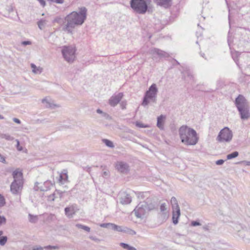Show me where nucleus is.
<instances>
[{"label": "nucleus", "mask_w": 250, "mask_h": 250, "mask_svg": "<svg viewBox=\"0 0 250 250\" xmlns=\"http://www.w3.org/2000/svg\"><path fill=\"white\" fill-rule=\"evenodd\" d=\"M96 112L98 114L101 115V117L103 118L104 120H111L112 119L111 117L107 113L103 112L100 109H97L96 110Z\"/></svg>", "instance_id": "nucleus-20"}, {"label": "nucleus", "mask_w": 250, "mask_h": 250, "mask_svg": "<svg viewBox=\"0 0 250 250\" xmlns=\"http://www.w3.org/2000/svg\"><path fill=\"white\" fill-rule=\"evenodd\" d=\"M149 52L150 54L153 56L157 55L160 58H167L169 57V54L167 52L156 48L151 49Z\"/></svg>", "instance_id": "nucleus-12"}, {"label": "nucleus", "mask_w": 250, "mask_h": 250, "mask_svg": "<svg viewBox=\"0 0 250 250\" xmlns=\"http://www.w3.org/2000/svg\"><path fill=\"white\" fill-rule=\"evenodd\" d=\"M3 234L2 231H0V245L3 246L7 240V237L5 236H1Z\"/></svg>", "instance_id": "nucleus-27"}, {"label": "nucleus", "mask_w": 250, "mask_h": 250, "mask_svg": "<svg viewBox=\"0 0 250 250\" xmlns=\"http://www.w3.org/2000/svg\"><path fill=\"white\" fill-rule=\"evenodd\" d=\"M45 249L51 250H56L58 249L57 246H47L44 248Z\"/></svg>", "instance_id": "nucleus-39"}, {"label": "nucleus", "mask_w": 250, "mask_h": 250, "mask_svg": "<svg viewBox=\"0 0 250 250\" xmlns=\"http://www.w3.org/2000/svg\"><path fill=\"white\" fill-rule=\"evenodd\" d=\"M160 211L162 212V215L164 216V218L167 219L168 216V213L167 211V205L165 203H163L160 206Z\"/></svg>", "instance_id": "nucleus-19"}, {"label": "nucleus", "mask_w": 250, "mask_h": 250, "mask_svg": "<svg viewBox=\"0 0 250 250\" xmlns=\"http://www.w3.org/2000/svg\"><path fill=\"white\" fill-rule=\"evenodd\" d=\"M31 67L32 69V72L35 74H41L42 71V68L40 66L37 67L34 63L31 64Z\"/></svg>", "instance_id": "nucleus-23"}, {"label": "nucleus", "mask_w": 250, "mask_h": 250, "mask_svg": "<svg viewBox=\"0 0 250 250\" xmlns=\"http://www.w3.org/2000/svg\"><path fill=\"white\" fill-rule=\"evenodd\" d=\"M188 76L189 77L191 78L192 77V76L191 75H188Z\"/></svg>", "instance_id": "nucleus-56"}, {"label": "nucleus", "mask_w": 250, "mask_h": 250, "mask_svg": "<svg viewBox=\"0 0 250 250\" xmlns=\"http://www.w3.org/2000/svg\"><path fill=\"white\" fill-rule=\"evenodd\" d=\"M224 161L223 160L220 159V160H217L216 162V164L217 165H222L224 164Z\"/></svg>", "instance_id": "nucleus-45"}, {"label": "nucleus", "mask_w": 250, "mask_h": 250, "mask_svg": "<svg viewBox=\"0 0 250 250\" xmlns=\"http://www.w3.org/2000/svg\"><path fill=\"white\" fill-rule=\"evenodd\" d=\"M166 118V116L163 115H161L157 118V126L161 130H163L164 128V125Z\"/></svg>", "instance_id": "nucleus-17"}, {"label": "nucleus", "mask_w": 250, "mask_h": 250, "mask_svg": "<svg viewBox=\"0 0 250 250\" xmlns=\"http://www.w3.org/2000/svg\"><path fill=\"white\" fill-rule=\"evenodd\" d=\"M242 163L246 166H250V161H243Z\"/></svg>", "instance_id": "nucleus-51"}, {"label": "nucleus", "mask_w": 250, "mask_h": 250, "mask_svg": "<svg viewBox=\"0 0 250 250\" xmlns=\"http://www.w3.org/2000/svg\"><path fill=\"white\" fill-rule=\"evenodd\" d=\"M78 210L76 204L72 205L64 208L65 214L68 218H72Z\"/></svg>", "instance_id": "nucleus-11"}, {"label": "nucleus", "mask_w": 250, "mask_h": 250, "mask_svg": "<svg viewBox=\"0 0 250 250\" xmlns=\"http://www.w3.org/2000/svg\"><path fill=\"white\" fill-rule=\"evenodd\" d=\"M29 221L30 223H36L38 220V217L37 215H33L29 214Z\"/></svg>", "instance_id": "nucleus-30"}, {"label": "nucleus", "mask_w": 250, "mask_h": 250, "mask_svg": "<svg viewBox=\"0 0 250 250\" xmlns=\"http://www.w3.org/2000/svg\"><path fill=\"white\" fill-rule=\"evenodd\" d=\"M68 180V175L66 172L62 173L59 175V182L61 184H64Z\"/></svg>", "instance_id": "nucleus-21"}, {"label": "nucleus", "mask_w": 250, "mask_h": 250, "mask_svg": "<svg viewBox=\"0 0 250 250\" xmlns=\"http://www.w3.org/2000/svg\"><path fill=\"white\" fill-rule=\"evenodd\" d=\"M110 229L114 230H116L119 232L123 231V228H122V227L116 225L112 223L111 224Z\"/></svg>", "instance_id": "nucleus-24"}, {"label": "nucleus", "mask_w": 250, "mask_h": 250, "mask_svg": "<svg viewBox=\"0 0 250 250\" xmlns=\"http://www.w3.org/2000/svg\"><path fill=\"white\" fill-rule=\"evenodd\" d=\"M0 162H2V163L5 162V158L0 154Z\"/></svg>", "instance_id": "nucleus-47"}, {"label": "nucleus", "mask_w": 250, "mask_h": 250, "mask_svg": "<svg viewBox=\"0 0 250 250\" xmlns=\"http://www.w3.org/2000/svg\"><path fill=\"white\" fill-rule=\"evenodd\" d=\"M46 24V21L45 20H41L38 22L39 28L41 30L43 29L44 28Z\"/></svg>", "instance_id": "nucleus-33"}, {"label": "nucleus", "mask_w": 250, "mask_h": 250, "mask_svg": "<svg viewBox=\"0 0 250 250\" xmlns=\"http://www.w3.org/2000/svg\"><path fill=\"white\" fill-rule=\"evenodd\" d=\"M123 232H126V233H127L129 234L132 235H135L136 233L135 231H134V230H133L132 229H129L127 227H124L123 228Z\"/></svg>", "instance_id": "nucleus-31"}, {"label": "nucleus", "mask_w": 250, "mask_h": 250, "mask_svg": "<svg viewBox=\"0 0 250 250\" xmlns=\"http://www.w3.org/2000/svg\"><path fill=\"white\" fill-rule=\"evenodd\" d=\"M126 101H122L120 103V106L122 109H125L126 108Z\"/></svg>", "instance_id": "nucleus-43"}, {"label": "nucleus", "mask_w": 250, "mask_h": 250, "mask_svg": "<svg viewBox=\"0 0 250 250\" xmlns=\"http://www.w3.org/2000/svg\"><path fill=\"white\" fill-rule=\"evenodd\" d=\"M43 248L41 247V246H38V247H34L33 249V250H43Z\"/></svg>", "instance_id": "nucleus-49"}, {"label": "nucleus", "mask_w": 250, "mask_h": 250, "mask_svg": "<svg viewBox=\"0 0 250 250\" xmlns=\"http://www.w3.org/2000/svg\"><path fill=\"white\" fill-rule=\"evenodd\" d=\"M21 44L24 45V46H25V45H30L31 44L32 42H31L29 41H23L21 42Z\"/></svg>", "instance_id": "nucleus-44"}, {"label": "nucleus", "mask_w": 250, "mask_h": 250, "mask_svg": "<svg viewBox=\"0 0 250 250\" xmlns=\"http://www.w3.org/2000/svg\"><path fill=\"white\" fill-rule=\"evenodd\" d=\"M120 202L123 205L128 204L131 202V196L127 193L123 192L120 195Z\"/></svg>", "instance_id": "nucleus-14"}, {"label": "nucleus", "mask_w": 250, "mask_h": 250, "mask_svg": "<svg viewBox=\"0 0 250 250\" xmlns=\"http://www.w3.org/2000/svg\"><path fill=\"white\" fill-rule=\"evenodd\" d=\"M42 103L45 104V106L47 108H54L60 107V105L53 104L51 99H48L46 98L42 100Z\"/></svg>", "instance_id": "nucleus-16"}, {"label": "nucleus", "mask_w": 250, "mask_h": 250, "mask_svg": "<svg viewBox=\"0 0 250 250\" xmlns=\"http://www.w3.org/2000/svg\"><path fill=\"white\" fill-rule=\"evenodd\" d=\"M179 134L181 142L186 145H195L198 141L196 131L187 125H182L179 128Z\"/></svg>", "instance_id": "nucleus-2"}, {"label": "nucleus", "mask_w": 250, "mask_h": 250, "mask_svg": "<svg viewBox=\"0 0 250 250\" xmlns=\"http://www.w3.org/2000/svg\"><path fill=\"white\" fill-rule=\"evenodd\" d=\"M116 169L121 173H126L129 171L128 165L123 162H118L116 165Z\"/></svg>", "instance_id": "nucleus-13"}, {"label": "nucleus", "mask_w": 250, "mask_h": 250, "mask_svg": "<svg viewBox=\"0 0 250 250\" xmlns=\"http://www.w3.org/2000/svg\"><path fill=\"white\" fill-rule=\"evenodd\" d=\"M136 125L138 127H142V128H146V127H148V125H144L143 124H142L140 122H136Z\"/></svg>", "instance_id": "nucleus-36"}, {"label": "nucleus", "mask_w": 250, "mask_h": 250, "mask_svg": "<svg viewBox=\"0 0 250 250\" xmlns=\"http://www.w3.org/2000/svg\"><path fill=\"white\" fill-rule=\"evenodd\" d=\"M124 94L123 93H119L116 95H113L109 99L108 104L113 107L115 106L121 101Z\"/></svg>", "instance_id": "nucleus-10"}, {"label": "nucleus", "mask_w": 250, "mask_h": 250, "mask_svg": "<svg viewBox=\"0 0 250 250\" xmlns=\"http://www.w3.org/2000/svg\"><path fill=\"white\" fill-rule=\"evenodd\" d=\"M35 184H36V186H37V185L39 184V183H38V182H36V183H35Z\"/></svg>", "instance_id": "nucleus-55"}, {"label": "nucleus", "mask_w": 250, "mask_h": 250, "mask_svg": "<svg viewBox=\"0 0 250 250\" xmlns=\"http://www.w3.org/2000/svg\"><path fill=\"white\" fill-rule=\"evenodd\" d=\"M87 9L84 7L80 9L79 12H73L65 18L66 24H63L62 30L68 34H72L73 29L78 25H82L86 18Z\"/></svg>", "instance_id": "nucleus-1"}, {"label": "nucleus", "mask_w": 250, "mask_h": 250, "mask_svg": "<svg viewBox=\"0 0 250 250\" xmlns=\"http://www.w3.org/2000/svg\"><path fill=\"white\" fill-rule=\"evenodd\" d=\"M54 185V183L50 181H46L43 184V186L36 188V190L40 189L41 191H47L50 188V187Z\"/></svg>", "instance_id": "nucleus-18"}, {"label": "nucleus", "mask_w": 250, "mask_h": 250, "mask_svg": "<svg viewBox=\"0 0 250 250\" xmlns=\"http://www.w3.org/2000/svg\"><path fill=\"white\" fill-rule=\"evenodd\" d=\"M170 202L172 205V209L180 208L177 200L175 197H172L171 199Z\"/></svg>", "instance_id": "nucleus-25"}, {"label": "nucleus", "mask_w": 250, "mask_h": 250, "mask_svg": "<svg viewBox=\"0 0 250 250\" xmlns=\"http://www.w3.org/2000/svg\"><path fill=\"white\" fill-rule=\"evenodd\" d=\"M120 245L124 249L127 250H136V249L134 247L129 246L128 244L125 243H121Z\"/></svg>", "instance_id": "nucleus-28"}, {"label": "nucleus", "mask_w": 250, "mask_h": 250, "mask_svg": "<svg viewBox=\"0 0 250 250\" xmlns=\"http://www.w3.org/2000/svg\"><path fill=\"white\" fill-rule=\"evenodd\" d=\"M102 142L108 147L110 148L114 147V145L113 142L108 139H104L102 140Z\"/></svg>", "instance_id": "nucleus-29"}, {"label": "nucleus", "mask_w": 250, "mask_h": 250, "mask_svg": "<svg viewBox=\"0 0 250 250\" xmlns=\"http://www.w3.org/2000/svg\"><path fill=\"white\" fill-rule=\"evenodd\" d=\"M239 155V153L237 151H234L231 153L229 154L227 156V159L230 160L233 158L237 157Z\"/></svg>", "instance_id": "nucleus-32"}, {"label": "nucleus", "mask_w": 250, "mask_h": 250, "mask_svg": "<svg viewBox=\"0 0 250 250\" xmlns=\"http://www.w3.org/2000/svg\"><path fill=\"white\" fill-rule=\"evenodd\" d=\"M6 223V218L0 215V226Z\"/></svg>", "instance_id": "nucleus-42"}, {"label": "nucleus", "mask_w": 250, "mask_h": 250, "mask_svg": "<svg viewBox=\"0 0 250 250\" xmlns=\"http://www.w3.org/2000/svg\"><path fill=\"white\" fill-rule=\"evenodd\" d=\"M150 2V0H130V7L136 13L144 14L147 11L148 5Z\"/></svg>", "instance_id": "nucleus-6"}, {"label": "nucleus", "mask_w": 250, "mask_h": 250, "mask_svg": "<svg viewBox=\"0 0 250 250\" xmlns=\"http://www.w3.org/2000/svg\"><path fill=\"white\" fill-rule=\"evenodd\" d=\"M154 208V204H148L147 202L144 201L140 202L136 207L133 212L137 218H143L149 211L153 210Z\"/></svg>", "instance_id": "nucleus-5"}, {"label": "nucleus", "mask_w": 250, "mask_h": 250, "mask_svg": "<svg viewBox=\"0 0 250 250\" xmlns=\"http://www.w3.org/2000/svg\"><path fill=\"white\" fill-rule=\"evenodd\" d=\"M201 224L199 222V221L196 220V221H192L191 222V226L193 227H196L198 226H200Z\"/></svg>", "instance_id": "nucleus-37"}, {"label": "nucleus", "mask_w": 250, "mask_h": 250, "mask_svg": "<svg viewBox=\"0 0 250 250\" xmlns=\"http://www.w3.org/2000/svg\"><path fill=\"white\" fill-rule=\"evenodd\" d=\"M41 5L44 7L45 5V1L44 0H38Z\"/></svg>", "instance_id": "nucleus-48"}, {"label": "nucleus", "mask_w": 250, "mask_h": 250, "mask_svg": "<svg viewBox=\"0 0 250 250\" xmlns=\"http://www.w3.org/2000/svg\"><path fill=\"white\" fill-rule=\"evenodd\" d=\"M158 89L155 83H153L148 88L145 93L142 105L144 106L147 105L149 104V99L155 102L156 100L157 94Z\"/></svg>", "instance_id": "nucleus-7"}, {"label": "nucleus", "mask_w": 250, "mask_h": 250, "mask_svg": "<svg viewBox=\"0 0 250 250\" xmlns=\"http://www.w3.org/2000/svg\"><path fill=\"white\" fill-rule=\"evenodd\" d=\"M76 49L75 46H63L62 49V53L65 60L68 62H73L75 59Z\"/></svg>", "instance_id": "nucleus-9"}, {"label": "nucleus", "mask_w": 250, "mask_h": 250, "mask_svg": "<svg viewBox=\"0 0 250 250\" xmlns=\"http://www.w3.org/2000/svg\"><path fill=\"white\" fill-rule=\"evenodd\" d=\"M172 222L174 225L178 223V219L180 216V208L172 209Z\"/></svg>", "instance_id": "nucleus-15"}, {"label": "nucleus", "mask_w": 250, "mask_h": 250, "mask_svg": "<svg viewBox=\"0 0 250 250\" xmlns=\"http://www.w3.org/2000/svg\"><path fill=\"white\" fill-rule=\"evenodd\" d=\"M5 200L3 196L0 194V208L5 205Z\"/></svg>", "instance_id": "nucleus-35"}, {"label": "nucleus", "mask_w": 250, "mask_h": 250, "mask_svg": "<svg viewBox=\"0 0 250 250\" xmlns=\"http://www.w3.org/2000/svg\"><path fill=\"white\" fill-rule=\"evenodd\" d=\"M111 223H103L100 225V226L104 228H110Z\"/></svg>", "instance_id": "nucleus-38"}, {"label": "nucleus", "mask_w": 250, "mask_h": 250, "mask_svg": "<svg viewBox=\"0 0 250 250\" xmlns=\"http://www.w3.org/2000/svg\"><path fill=\"white\" fill-rule=\"evenodd\" d=\"M13 120L15 123H16L18 124H20L21 123V121L18 118H14L13 119Z\"/></svg>", "instance_id": "nucleus-46"}, {"label": "nucleus", "mask_w": 250, "mask_h": 250, "mask_svg": "<svg viewBox=\"0 0 250 250\" xmlns=\"http://www.w3.org/2000/svg\"><path fill=\"white\" fill-rule=\"evenodd\" d=\"M203 229L205 230H208L209 229H208V226H207V225H206V226H204L203 227Z\"/></svg>", "instance_id": "nucleus-52"}, {"label": "nucleus", "mask_w": 250, "mask_h": 250, "mask_svg": "<svg viewBox=\"0 0 250 250\" xmlns=\"http://www.w3.org/2000/svg\"><path fill=\"white\" fill-rule=\"evenodd\" d=\"M157 4L167 7L169 5L171 0H154Z\"/></svg>", "instance_id": "nucleus-22"}, {"label": "nucleus", "mask_w": 250, "mask_h": 250, "mask_svg": "<svg viewBox=\"0 0 250 250\" xmlns=\"http://www.w3.org/2000/svg\"><path fill=\"white\" fill-rule=\"evenodd\" d=\"M0 138L5 139L7 141H12L14 139V137L8 134L0 133Z\"/></svg>", "instance_id": "nucleus-26"}, {"label": "nucleus", "mask_w": 250, "mask_h": 250, "mask_svg": "<svg viewBox=\"0 0 250 250\" xmlns=\"http://www.w3.org/2000/svg\"><path fill=\"white\" fill-rule=\"evenodd\" d=\"M16 142H17V148L19 151H21L22 150V147L20 146V142L18 139L16 140Z\"/></svg>", "instance_id": "nucleus-41"}, {"label": "nucleus", "mask_w": 250, "mask_h": 250, "mask_svg": "<svg viewBox=\"0 0 250 250\" xmlns=\"http://www.w3.org/2000/svg\"><path fill=\"white\" fill-rule=\"evenodd\" d=\"M245 230H242V231H238V235L240 237H242V238H243V233L245 232Z\"/></svg>", "instance_id": "nucleus-50"}, {"label": "nucleus", "mask_w": 250, "mask_h": 250, "mask_svg": "<svg viewBox=\"0 0 250 250\" xmlns=\"http://www.w3.org/2000/svg\"><path fill=\"white\" fill-rule=\"evenodd\" d=\"M103 174L104 176H107L108 175V171H104L103 173Z\"/></svg>", "instance_id": "nucleus-53"}, {"label": "nucleus", "mask_w": 250, "mask_h": 250, "mask_svg": "<svg viewBox=\"0 0 250 250\" xmlns=\"http://www.w3.org/2000/svg\"><path fill=\"white\" fill-rule=\"evenodd\" d=\"M4 119V117L1 115H0V119Z\"/></svg>", "instance_id": "nucleus-54"}, {"label": "nucleus", "mask_w": 250, "mask_h": 250, "mask_svg": "<svg viewBox=\"0 0 250 250\" xmlns=\"http://www.w3.org/2000/svg\"><path fill=\"white\" fill-rule=\"evenodd\" d=\"M12 175L14 181L10 185V191L13 194L19 195L21 193L23 187L22 173L16 169L13 171Z\"/></svg>", "instance_id": "nucleus-3"}, {"label": "nucleus", "mask_w": 250, "mask_h": 250, "mask_svg": "<svg viewBox=\"0 0 250 250\" xmlns=\"http://www.w3.org/2000/svg\"><path fill=\"white\" fill-rule=\"evenodd\" d=\"M76 227L79 229H82L87 232H89L90 231V228L89 227L83 225L82 224H77L76 225Z\"/></svg>", "instance_id": "nucleus-34"}, {"label": "nucleus", "mask_w": 250, "mask_h": 250, "mask_svg": "<svg viewBox=\"0 0 250 250\" xmlns=\"http://www.w3.org/2000/svg\"><path fill=\"white\" fill-rule=\"evenodd\" d=\"M235 105L240 114L242 120H247L250 117L249 107L247 100L242 95L236 98L235 101Z\"/></svg>", "instance_id": "nucleus-4"}, {"label": "nucleus", "mask_w": 250, "mask_h": 250, "mask_svg": "<svg viewBox=\"0 0 250 250\" xmlns=\"http://www.w3.org/2000/svg\"><path fill=\"white\" fill-rule=\"evenodd\" d=\"M89 238H90L91 240H93V241H95V242H97V243H99V242H100L101 241V240H100V239H99V238H97V237H95V236H89Z\"/></svg>", "instance_id": "nucleus-40"}, {"label": "nucleus", "mask_w": 250, "mask_h": 250, "mask_svg": "<svg viewBox=\"0 0 250 250\" xmlns=\"http://www.w3.org/2000/svg\"><path fill=\"white\" fill-rule=\"evenodd\" d=\"M232 131L228 127L222 129L216 137V141L220 143H229L232 139Z\"/></svg>", "instance_id": "nucleus-8"}]
</instances>
